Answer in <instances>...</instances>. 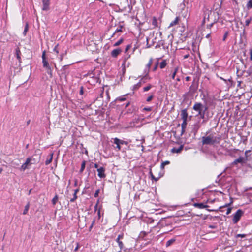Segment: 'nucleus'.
I'll list each match as a JSON object with an SVG mask.
<instances>
[{
	"mask_svg": "<svg viewBox=\"0 0 252 252\" xmlns=\"http://www.w3.org/2000/svg\"><path fill=\"white\" fill-rule=\"evenodd\" d=\"M58 200V196L56 195L52 200V203L53 205H55Z\"/></svg>",
	"mask_w": 252,
	"mask_h": 252,
	"instance_id": "b1692460",
	"label": "nucleus"
},
{
	"mask_svg": "<svg viewBox=\"0 0 252 252\" xmlns=\"http://www.w3.org/2000/svg\"><path fill=\"white\" fill-rule=\"evenodd\" d=\"M99 191H100V190H99V189H97V190L95 191V193H94V197H98V194H99Z\"/></svg>",
	"mask_w": 252,
	"mask_h": 252,
	"instance_id": "de8ad7c7",
	"label": "nucleus"
},
{
	"mask_svg": "<svg viewBox=\"0 0 252 252\" xmlns=\"http://www.w3.org/2000/svg\"><path fill=\"white\" fill-rule=\"evenodd\" d=\"M98 176L100 178H104L106 177L105 174V168L103 167H100L97 169Z\"/></svg>",
	"mask_w": 252,
	"mask_h": 252,
	"instance_id": "423d86ee",
	"label": "nucleus"
},
{
	"mask_svg": "<svg viewBox=\"0 0 252 252\" xmlns=\"http://www.w3.org/2000/svg\"><path fill=\"white\" fill-rule=\"evenodd\" d=\"M227 36H228V32H226L225 33V34H224V35L223 36V41L225 40V39L227 38Z\"/></svg>",
	"mask_w": 252,
	"mask_h": 252,
	"instance_id": "864d4df0",
	"label": "nucleus"
},
{
	"mask_svg": "<svg viewBox=\"0 0 252 252\" xmlns=\"http://www.w3.org/2000/svg\"><path fill=\"white\" fill-rule=\"evenodd\" d=\"M150 175H151V177L152 178V179H154L156 181H157L159 179V178L162 176V175H161V176H159V177H158V178H156V177L153 175V173H152V171H150Z\"/></svg>",
	"mask_w": 252,
	"mask_h": 252,
	"instance_id": "c85d7f7f",
	"label": "nucleus"
},
{
	"mask_svg": "<svg viewBox=\"0 0 252 252\" xmlns=\"http://www.w3.org/2000/svg\"><path fill=\"white\" fill-rule=\"evenodd\" d=\"M178 71V69L177 68H176L175 69V70L174 71V72H173V73L172 74V75H171V77L172 79H174L175 78V75L177 73V72Z\"/></svg>",
	"mask_w": 252,
	"mask_h": 252,
	"instance_id": "c9c22d12",
	"label": "nucleus"
},
{
	"mask_svg": "<svg viewBox=\"0 0 252 252\" xmlns=\"http://www.w3.org/2000/svg\"><path fill=\"white\" fill-rule=\"evenodd\" d=\"M151 88H152V85H149L148 86L143 88V91L144 92H147V91H149Z\"/></svg>",
	"mask_w": 252,
	"mask_h": 252,
	"instance_id": "72a5a7b5",
	"label": "nucleus"
},
{
	"mask_svg": "<svg viewBox=\"0 0 252 252\" xmlns=\"http://www.w3.org/2000/svg\"><path fill=\"white\" fill-rule=\"evenodd\" d=\"M29 207H30V203L28 202L27 205L25 206V208H24V211L23 212V215H26L27 214L29 209Z\"/></svg>",
	"mask_w": 252,
	"mask_h": 252,
	"instance_id": "f3484780",
	"label": "nucleus"
},
{
	"mask_svg": "<svg viewBox=\"0 0 252 252\" xmlns=\"http://www.w3.org/2000/svg\"><path fill=\"white\" fill-rule=\"evenodd\" d=\"M231 208H227L226 215L229 214L231 213Z\"/></svg>",
	"mask_w": 252,
	"mask_h": 252,
	"instance_id": "603ef678",
	"label": "nucleus"
},
{
	"mask_svg": "<svg viewBox=\"0 0 252 252\" xmlns=\"http://www.w3.org/2000/svg\"><path fill=\"white\" fill-rule=\"evenodd\" d=\"M194 206L198 208H200V209L206 208L208 207L207 205H205L204 203H195L194 204Z\"/></svg>",
	"mask_w": 252,
	"mask_h": 252,
	"instance_id": "9b49d317",
	"label": "nucleus"
},
{
	"mask_svg": "<svg viewBox=\"0 0 252 252\" xmlns=\"http://www.w3.org/2000/svg\"><path fill=\"white\" fill-rule=\"evenodd\" d=\"M16 56L17 59L19 60L20 62H21V57L20 56L21 54V52L19 48H17L15 50Z\"/></svg>",
	"mask_w": 252,
	"mask_h": 252,
	"instance_id": "f8f14e48",
	"label": "nucleus"
},
{
	"mask_svg": "<svg viewBox=\"0 0 252 252\" xmlns=\"http://www.w3.org/2000/svg\"><path fill=\"white\" fill-rule=\"evenodd\" d=\"M185 129L186 128H183V127H182L181 135H182L185 133Z\"/></svg>",
	"mask_w": 252,
	"mask_h": 252,
	"instance_id": "13d9d810",
	"label": "nucleus"
},
{
	"mask_svg": "<svg viewBox=\"0 0 252 252\" xmlns=\"http://www.w3.org/2000/svg\"><path fill=\"white\" fill-rule=\"evenodd\" d=\"M184 145H181L178 148L174 147L171 150V152L173 153H180L183 150Z\"/></svg>",
	"mask_w": 252,
	"mask_h": 252,
	"instance_id": "6e6552de",
	"label": "nucleus"
},
{
	"mask_svg": "<svg viewBox=\"0 0 252 252\" xmlns=\"http://www.w3.org/2000/svg\"><path fill=\"white\" fill-rule=\"evenodd\" d=\"M179 20V17H176L175 19L170 23L169 27H172L173 26L177 25L178 23Z\"/></svg>",
	"mask_w": 252,
	"mask_h": 252,
	"instance_id": "ddd939ff",
	"label": "nucleus"
},
{
	"mask_svg": "<svg viewBox=\"0 0 252 252\" xmlns=\"http://www.w3.org/2000/svg\"><path fill=\"white\" fill-rule=\"evenodd\" d=\"M181 116L183 121L185 120H187L188 114L187 109H185L181 111Z\"/></svg>",
	"mask_w": 252,
	"mask_h": 252,
	"instance_id": "9d476101",
	"label": "nucleus"
},
{
	"mask_svg": "<svg viewBox=\"0 0 252 252\" xmlns=\"http://www.w3.org/2000/svg\"><path fill=\"white\" fill-rule=\"evenodd\" d=\"M250 60L252 61V48H251L250 50Z\"/></svg>",
	"mask_w": 252,
	"mask_h": 252,
	"instance_id": "4d7b16f0",
	"label": "nucleus"
},
{
	"mask_svg": "<svg viewBox=\"0 0 252 252\" xmlns=\"http://www.w3.org/2000/svg\"><path fill=\"white\" fill-rule=\"evenodd\" d=\"M251 152V150H246L245 152V157L244 158H247V160L248 159V154Z\"/></svg>",
	"mask_w": 252,
	"mask_h": 252,
	"instance_id": "a18cd8bd",
	"label": "nucleus"
},
{
	"mask_svg": "<svg viewBox=\"0 0 252 252\" xmlns=\"http://www.w3.org/2000/svg\"><path fill=\"white\" fill-rule=\"evenodd\" d=\"M42 10L48 11L49 9L50 0H42Z\"/></svg>",
	"mask_w": 252,
	"mask_h": 252,
	"instance_id": "0eeeda50",
	"label": "nucleus"
},
{
	"mask_svg": "<svg viewBox=\"0 0 252 252\" xmlns=\"http://www.w3.org/2000/svg\"><path fill=\"white\" fill-rule=\"evenodd\" d=\"M246 237V234H237L236 236V238H238V237H241V238H244Z\"/></svg>",
	"mask_w": 252,
	"mask_h": 252,
	"instance_id": "ea45409f",
	"label": "nucleus"
},
{
	"mask_svg": "<svg viewBox=\"0 0 252 252\" xmlns=\"http://www.w3.org/2000/svg\"><path fill=\"white\" fill-rule=\"evenodd\" d=\"M205 112L206 111H203L198 114V115L200 116L201 118L203 119L204 118Z\"/></svg>",
	"mask_w": 252,
	"mask_h": 252,
	"instance_id": "58836bf2",
	"label": "nucleus"
},
{
	"mask_svg": "<svg viewBox=\"0 0 252 252\" xmlns=\"http://www.w3.org/2000/svg\"><path fill=\"white\" fill-rule=\"evenodd\" d=\"M46 72L47 73L50 75V77L51 78L52 77V68L49 69H46Z\"/></svg>",
	"mask_w": 252,
	"mask_h": 252,
	"instance_id": "7c9ffc66",
	"label": "nucleus"
},
{
	"mask_svg": "<svg viewBox=\"0 0 252 252\" xmlns=\"http://www.w3.org/2000/svg\"><path fill=\"white\" fill-rule=\"evenodd\" d=\"M122 52V50L120 48H117L114 49L111 52V56L113 57L116 58L118 55Z\"/></svg>",
	"mask_w": 252,
	"mask_h": 252,
	"instance_id": "1a4fd4ad",
	"label": "nucleus"
},
{
	"mask_svg": "<svg viewBox=\"0 0 252 252\" xmlns=\"http://www.w3.org/2000/svg\"><path fill=\"white\" fill-rule=\"evenodd\" d=\"M153 63V59L152 58H151L149 61V63H148V64L146 65V67L148 68V70L149 71V69L152 65Z\"/></svg>",
	"mask_w": 252,
	"mask_h": 252,
	"instance_id": "4be33fe9",
	"label": "nucleus"
},
{
	"mask_svg": "<svg viewBox=\"0 0 252 252\" xmlns=\"http://www.w3.org/2000/svg\"><path fill=\"white\" fill-rule=\"evenodd\" d=\"M152 25L154 26L153 28H156L158 27V23L157 19L156 17H153L152 19Z\"/></svg>",
	"mask_w": 252,
	"mask_h": 252,
	"instance_id": "2eb2a0df",
	"label": "nucleus"
},
{
	"mask_svg": "<svg viewBox=\"0 0 252 252\" xmlns=\"http://www.w3.org/2000/svg\"><path fill=\"white\" fill-rule=\"evenodd\" d=\"M164 165H168L170 163V162L169 161H165L164 162H162Z\"/></svg>",
	"mask_w": 252,
	"mask_h": 252,
	"instance_id": "bf43d9fd",
	"label": "nucleus"
},
{
	"mask_svg": "<svg viewBox=\"0 0 252 252\" xmlns=\"http://www.w3.org/2000/svg\"><path fill=\"white\" fill-rule=\"evenodd\" d=\"M80 94H83V87H81L80 90Z\"/></svg>",
	"mask_w": 252,
	"mask_h": 252,
	"instance_id": "052dcab7",
	"label": "nucleus"
},
{
	"mask_svg": "<svg viewBox=\"0 0 252 252\" xmlns=\"http://www.w3.org/2000/svg\"><path fill=\"white\" fill-rule=\"evenodd\" d=\"M42 63H44V61H47L45 57V51H44L42 55Z\"/></svg>",
	"mask_w": 252,
	"mask_h": 252,
	"instance_id": "4c0bfd02",
	"label": "nucleus"
},
{
	"mask_svg": "<svg viewBox=\"0 0 252 252\" xmlns=\"http://www.w3.org/2000/svg\"><path fill=\"white\" fill-rule=\"evenodd\" d=\"M247 7L248 9H250L252 7V0H250L247 4Z\"/></svg>",
	"mask_w": 252,
	"mask_h": 252,
	"instance_id": "cd10ccee",
	"label": "nucleus"
},
{
	"mask_svg": "<svg viewBox=\"0 0 252 252\" xmlns=\"http://www.w3.org/2000/svg\"><path fill=\"white\" fill-rule=\"evenodd\" d=\"M68 65H64L63 67V69L65 70L66 68H67Z\"/></svg>",
	"mask_w": 252,
	"mask_h": 252,
	"instance_id": "69168bd1",
	"label": "nucleus"
},
{
	"mask_svg": "<svg viewBox=\"0 0 252 252\" xmlns=\"http://www.w3.org/2000/svg\"><path fill=\"white\" fill-rule=\"evenodd\" d=\"M158 62H157L156 63V64H155V66H154V68H153V71H155V70H157V68H158Z\"/></svg>",
	"mask_w": 252,
	"mask_h": 252,
	"instance_id": "c03bdc74",
	"label": "nucleus"
},
{
	"mask_svg": "<svg viewBox=\"0 0 252 252\" xmlns=\"http://www.w3.org/2000/svg\"><path fill=\"white\" fill-rule=\"evenodd\" d=\"M32 161V158L31 157L28 158L26 159V162L23 164V165L20 167V170L22 171H24L26 169L29 168L28 166L30 165L31 163V161Z\"/></svg>",
	"mask_w": 252,
	"mask_h": 252,
	"instance_id": "20e7f679",
	"label": "nucleus"
},
{
	"mask_svg": "<svg viewBox=\"0 0 252 252\" xmlns=\"http://www.w3.org/2000/svg\"><path fill=\"white\" fill-rule=\"evenodd\" d=\"M77 195L73 194V197L72 198H71L70 199V201L72 202H74L77 199Z\"/></svg>",
	"mask_w": 252,
	"mask_h": 252,
	"instance_id": "79ce46f5",
	"label": "nucleus"
},
{
	"mask_svg": "<svg viewBox=\"0 0 252 252\" xmlns=\"http://www.w3.org/2000/svg\"><path fill=\"white\" fill-rule=\"evenodd\" d=\"M193 109L198 112L199 114L203 111H206L208 109V107L206 106L203 105L201 103L196 102L194 104Z\"/></svg>",
	"mask_w": 252,
	"mask_h": 252,
	"instance_id": "f03ea898",
	"label": "nucleus"
},
{
	"mask_svg": "<svg viewBox=\"0 0 252 252\" xmlns=\"http://www.w3.org/2000/svg\"><path fill=\"white\" fill-rule=\"evenodd\" d=\"M190 77H189V76H187V77H186V81H189L190 80Z\"/></svg>",
	"mask_w": 252,
	"mask_h": 252,
	"instance_id": "0e129e2a",
	"label": "nucleus"
},
{
	"mask_svg": "<svg viewBox=\"0 0 252 252\" xmlns=\"http://www.w3.org/2000/svg\"><path fill=\"white\" fill-rule=\"evenodd\" d=\"M153 97H154V94H152L150 96H149V97H147L146 101L147 102H150V101L152 100V99L153 98Z\"/></svg>",
	"mask_w": 252,
	"mask_h": 252,
	"instance_id": "e433bc0d",
	"label": "nucleus"
},
{
	"mask_svg": "<svg viewBox=\"0 0 252 252\" xmlns=\"http://www.w3.org/2000/svg\"><path fill=\"white\" fill-rule=\"evenodd\" d=\"M118 243L119 246L121 250H122L123 248V243L122 241H120V240H119V241H116Z\"/></svg>",
	"mask_w": 252,
	"mask_h": 252,
	"instance_id": "2f4dec72",
	"label": "nucleus"
},
{
	"mask_svg": "<svg viewBox=\"0 0 252 252\" xmlns=\"http://www.w3.org/2000/svg\"><path fill=\"white\" fill-rule=\"evenodd\" d=\"M189 54H187L184 56V59H187L189 57Z\"/></svg>",
	"mask_w": 252,
	"mask_h": 252,
	"instance_id": "e2e57ef3",
	"label": "nucleus"
},
{
	"mask_svg": "<svg viewBox=\"0 0 252 252\" xmlns=\"http://www.w3.org/2000/svg\"><path fill=\"white\" fill-rule=\"evenodd\" d=\"M130 55H129V54H127L126 55L125 57H124V61H123V65H125L127 60L130 58Z\"/></svg>",
	"mask_w": 252,
	"mask_h": 252,
	"instance_id": "6ab92c4d",
	"label": "nucleus"
},
{
	"mask_svg": "<svg viewBox=\"0 0 252 252\" xmlns=\"http://www.w3.org/2000/svg\"><path fill=\"white\" fill-rule=\"evenodd\" d=\"M187 125V120H184L183 121V123L181 124V127H183V128H186V126Z\"/></svg>",
	"mask_w": 252,
	"mask_h": 252,
	"instance_id": "bb28decb",
	"label": "nucleus"
},
{
	"mask_svg": "<svg viewBox=\"0 0 252 252\" xmlns=\"http://www.w3.org/2000/svg\"><path fill=\"white\" fill-rule=\"evenodd\" d=\"M164 166H165V165H164V164H163V163H161V166H160L161 168L162 169H164Z\"/></svg>",
	"mask_w": 252,
	"mask_h": 252,
	"instance_id": "774afa93",
	"label": "nucleus"
},
{
	"mask_svg": "<svg viewBox=\"0 0 252 252\" xmlns=\"http://www.w3.org/2000/svg\"><path fill=\"white\" fill-rule=\"evenodd\" d=\"M131 46L130 45H128L126 48H125V53L127 52L128 51V50L129 49V48H130Z\"/></svg>",
	"mask_w": 252,
	"mask_h": 252,
	"instance_id": "3c124183",
	"label": "nucleus"
},
{
	"mask_svg": "<svg viewBox=\"0 0 252 252\" xmlns=\"http://www.w3.org/2000/svg\"><path fill=\"white\" fill-rule=\"evenodd\" d=\"M52 156H53V154L51 155V156L50 157V158L49 159H47L45 161V164L46 165H48L49 164H50L52 161Z\"/></svg>",
	"mask_w": 252,
	"mask_h": 252,
	"instance_id": "473e14b6",
	"label": "nucleus"
},
{
	"mask_svg": "<svg viewBox=\"0 0 252 252\" xmlns=\"http://www.w3.org/2000/svg\"><path fill=\"white\" fill-rule=\"evenodd\" d=\"M143 111H151L152 110L151 107H145L143 109Z\"/></svg>",
	"mask_w": 252,
	"mask_h": 252,
	"instance_id": "37998d69",
	"label": "nucleus"
},
{
	"mask_svg": "<svg viewBox=\"0 0 252 252\" xmlns=\"http://www.w3.org/2000/svg\"><path fill=\"white\" fill-rule=\"evenodd\" d=\"M167 65V63H166V61L165 60H163L160 63V65H159V66H160V68L161 69H163L165 67V66H166Z\"/></svg>",
	"mask_w": 252,
	"mask_h": 252,
	"instance_id": "a211bd4d",
	"label": "nucleus"
},
{
	"mask_svg": "<svg viewBox=\"0 0 252 252\" xmlns=\"http://www.w3.org/2000/svg\"><path fill=\"white\" fill-rule=\"evenodd\" d=\"M175 241L173 239H170L169 240H168L167 242H166V245L167 247H168L170 245H171Z\"/></svg>",
	"mask_w": 252,
	"mask_h": 252,
	"instance_id": "c756f323",
	"label": "nucleus"
},
{
	"mask_svg": "<svg viewBox=\"0 0 252 252\" xmlns=\"http://www.w3.org/2000/svg\"><path fill=\"white\" fill-rule=\"evenodd\" d=\"M130 105V102H128V103H126V105L125 106V108H127V107H128Z\"/></svg>",
	"mask_w": 252,
	"mask_h": 252,
	"instance_id": "338daca9",
	"label": "nucleus"
},
{
	"mask_svg": "<svg viewBox=\"0 0 252 252\" xmlns=\"http://www.w3.org/2000/svg\"><path fill=\"white\" fill-rule=\"evenodd\" d=\"M251 21V18L248 19L245 21V25L246 26H248L249 24L250 23Z\"/></svg>",
	"mask_w": 252,
	"mask_h": 252,
	"instance_id": "a19ab883",
	"label": "nucleus"
},
{
	"mask_svg": "<svg viewBox=\"0 0 252 252\" xmlns=\"http://www.w3.org/2000/svg\"><path fill=\"white\" fill-rule=\"evenodd\" d=\"M28 30V24L27 23L25 26L24 30L23 31V34L24 35H25L26 34V33H27Z\"/></svg>",
	"mask_w": 252,
	"mask_h": 252,
	"instance_id": "f704fd0d",
	"label": "nucleus"
},
{
	"mask_svg": "<svg viewBox=\"0 0 252 252\" xmlns=\"http://www.w3.org/2000/svg\"><path fill=\"white\" fill-rule=\"evenodd\" d=\"M85 165H86V161H83L81 163V169L80 170V173H82L84 171V170L85 168Z\"/></svg>",
	"mask_w": 252,
	"mask_h": 252,
	"instance_id": "aec40b11",
	"label": "nucleus"
},
{
	"mask_svg": "<svg viewBox=\"0 0 252 252\" xmlns=\"http://www.w3.org/2000/svg\"><path fill=\"white\" fill-rule=\"evenodd\" d=\"M43 66L46 70L52 68V66L51 65H49L47 61H44V63H43Z\"/></svg>",
	"mask_w": 252,
	"mask_h": 252,
	"instance_id": "4468645a",
	"label": "nucleus"
},
{
	"mask_svg": "<svg viewBox=\"0 0 252 252\" xmlns=\"http://www.w3.org/2000/svg\"><path fill=\"white\" fill-rule=\"evenodd\" d=\"M123 42V39L122 38H121L119 39L117 42L114 43V46H118L120 45L122 42Z\"/></svg>",
	"mask_w": 252,
	"mask_h": 252,
	"instance_id": "a878e982",
	"label": "nucleus"
},
{
	"mask_svg": "<svg viewBox=\"0 0 252 252\" xmlns=\"http://www.w3.org/2000/svg\"><path fill=\"white\" fill-rule=\"evenodd\" d=\"M94 167L95 168H97V169H98V168H99V166H98V164H97V163H95V164H94Z\"/></svg>",
	"mask_w": 252,
	"mask_h": 252,
	"instance_id": "680f3d73",
	"label": "nucleus"
},
{
	"mask_svg": "<svg viewBox=\"0 0 252 252\" xmlns=\"http://www.w3.org/2000/svg\"><path fill=\"white\" fill-rule=\"evenodd\" d=\"M122 27H122V26H120L119 27H118V28H117V29L115 30V32L113 33V35L112 36V37H113V36L115 35V34L116 33L119 32H122Z\"/></svg>",
	"mask_w": 252,
	"mask_h": 252,
	"instance_id": "5701e85b",
	"label": "nucleus"
},
{
	"mask_svg": "<svg viewBox=\"0 0 252 252\" xmlns=\"http://www.w3.org/2000/svg\"><path fill=\"white\" fill-rule=\"evenodd\" d=\"M113 139L114 143L116 145V148L118 149V150H120L121 149V144H120L119 142L116 141L117 138H114Z\"/></svg>",
	"mask_w": 252,
	"mask_h": 252,
	"instance_id": "dca6fc26",
	"label": "nucleus"
},
{
	"mask_svg": "<svg viewBox=\"0 0 252 252\" xmlns=\"http://www.w3.org/2000/svg\"><path fill=\"white\" fill-rule=\"evenodd\" d=\"M58 45H57L56 46H55V47H54L53 50L54 52H55L56 53V54H58L59 53V51L58 50Z\"/></svg>",
	"mask_w": 252,
	"mask_h": 252,
	"instance_id": "09e8293b",
	"label": "nucleus"
},
{
	"mask_svg": "<svg viewBox=\"0 0 252 252\" xmlns=\"http://www.w3.org/2000/svg\"><path fill=\"white\" fill-rule=\"evenodd\" d=\"M247 158L243 157H240L238 158L235 159L232 163V165H237L238 163L243 164L246 162Z\"/></svg>",
	"mask_w": 252,
	"mask_h": 252,
	"instance_id": "39448f33",
	"label": "nucleus"
},
{
	"mask_svg": "<svg viewBox=\"0 0 252 252\" xmlns=\"http://www.w3.org/2000/svg\"><path fill=\"white\" fill-rule=\"evenodd\" d=\"M123 237V235H119L117 238L116 239V241H119Z\"/></svg>",
	"mask_w": 252,
	"mask_h": 252,
	"instance_id": "5fc2aeb1",
	"label": "nucleus"
},
{
	"mask_svg": "<svg viewBox=\"0 0 252 252\" xmlns=\"http://www.w3.org/2000/svg\"><path fill=\"white\" fill-rule=\"evenodd\" d=\"M12 165L15 168H16L17 166H19V163H16L14 161L12 162Z\"/></svg>",
	"mask_w": 252,
	"mask_h": 252,
	"instance_id": "8fccbe9b",
	"label": "nucleus"
},
{
	"mask_svg": "<svg viewBox=\"0 0 252 252\" xmlns=\"http://www.w3.org/2000/svg\"><path fill=\"white\" fill-rule=\"evenodd\" d=\"M116 141L119 142L120 144L121 145H127L128 144L127 142L119 139V138H117Z\"/></svg>",
	"mask_w": 252,
	"mask_h": 252,
	"instance_id": "412c9836",
	"label": "nucleus"
},
{
	"mask_svg": "<svg viewBox=\"0 0 252 252\" xmlns=\"http://www.w3.org/2000/svg\"><path fill=\"white\" fill-rule=\"evenodd\" d=\"M244 214V212L241 210L238 209L236 212L234 214L233 218V222L234 224L237 223L239 220H240V218Z\"/></svg>",
	"mask_w": 252,
	"mask_h": 252,
	"instance_id": "7ed1b4c3",
	"label": "nucleus"
},
{
	"mask_svg": "<svg viewBox=\"0 0 252 252\" xmlns=\"http://www.w3.org/2000/svg\"><path fill=\"white\" fill-rule=\"evenodd\" d=\"M126 100V96L124 95V96H122L117 98L116 99V101H124Z\"/></svg>",
	"mask_w": 252,
	"mask_h": 252,
	"instance_id": "393cba45",
	"label": "nucleus"
},
{
	"mask_svg": "<svg viewBox=\"0 0 252 252\" xmlns=\"http://www.w3.org/2000/svg\"><path fill=\"white\" fill-rule=\"evenodd\" d=\"M141 86V83L140 82H139L137 84L135 85L134 86V88L136 89H137L138 88H139V87H140Z\"/></svg>",
	"mask_w": 252,
	"mask_h": 252,
	"instance_id": "49530a36",
	"label": "nucleus"
},
{
	"mask_svg": "<svg viewBox=\"0 0 252 252\" xmlns=\"http://www.w3.org/2000/svg\"><path fill=\"white\" fill-rule=\"evenodd\" d=\"M220 135L215 136V134H211L208 136H203L202 137V143L203 145H210L219 144L221 140Z\"/></svg>",
	"mask_w": 252,
	"mask_h": 252,
	"instance_id": "f257e3e1",
	"label": "nucleus"
},
{
	"mask_svg": "<svg viewBox=\"0 0 252 252\" xmlns=\"http://www.w3.org/2000/svg\"><path fill=\"white\" fill-rule=\"evenodd\" d=\"M209 227L212 229H215L217 228V226L215 225H210Z\"/></svg>",
	"mask_w": 252,
	"mask_h": 252,
	"instance_id": "6e6d98bb",
	"label": "nucleus"
}]
</instances>
